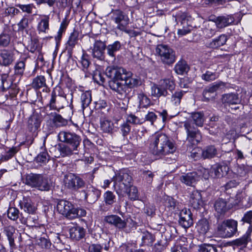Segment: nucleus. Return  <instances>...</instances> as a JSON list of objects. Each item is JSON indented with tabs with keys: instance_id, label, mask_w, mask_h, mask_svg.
I'll return each instance as SVG.
<instances>
[{
	"instance_id": "nucleus-10",
	"label": "nucleus",
	"mask_w": 252,
	"mask_h": 252,
	"mask_svg": "<svg viewBox=\"0 0 252 252\" xmlns=\"http://www.w3.org/2000/svg\"><path fill=\"white\" fill-rule=\"evenodd\" d=\"M64 183L65 186L67 188L74 190L83 188L85 185L81 178L72 173L67 174L65 176Z\"/></svg>"
},
{
	"instance_id": "nucleus-43",
	"label": "nucleus",
	"mask_w": 252,
	"mask_h": 252,
	"mask_svg": "<svg viewBox=\"0 0 252 252\" xmlns=\"http://www.w3.org/2000/svg\"><path fill=\"white\" fill-rule=\"evenodd\" d=\"M36 188L41 190H49L50 188V184L48 181V178L41 175Z\"/></svg>"
},
{
	"instance_id": "nucleus-57",
	"label": "nucleus",
	"mask_w": 252,
	"mask_h": 252,
	"mask_svg": "<svg viewBox=\"0 0 252 252\" xmlns=\"http://www.w3.org/2000/svg\"><path fill=\"white\" fill-rule=\"evenodd\" d=\"M25 68V63L24 61L17 62L14 65L15 73L22 75Z\"/></svg>"
},
{
	"instance_id": "nucleus-62",
	"label": "nucleus",
	"mask_w": 252,
	"mask_h": 252,
	"mask_svg": "<svg viewBox=\"0 0 252 252\" xmlns=\"http://www.w3.org/2000/svg\"><path fill=\"white\" fill-rule=\"evenodd\" d=\"M49 156L47 152L45 151L40 152L36 157V160L38 162L46 163L49 160Z\"/></svg>"
},
{
	"instance_id": "nucleus-45",
	"label": "nucleus",
	"mask_w": 252,
	"mask_h": 252,
	"mask_svg": "<svg viewBox=\"0 0 252 252\" xmlns=\"http://www.w3.org/2000/svg\"><path fill=\"white\" fill-rule=\"evenodd\" d=\"M174 69L178 74H183L188 72L189 69L188 65L185 61H179L175 65Z\"/></svg>"
},
{
	"instance_id": "nucleus-33",
	"label": "nucleus",
	"mask_w": 252,
	"mask_h": 252,
	"mask_svg": "<svg viewBox=\"0 0 252 252\" xmlns=\"http://www.w3.org/2000/svg\"><path fill=\"white\" fill-rule=\"evenodd\" d=\"M217 155V150L214 146L206 147L202 152V157L203 158H212Z\"/></svg>"
},
{
	"instance_id": "nucleus-49",
	"label": "nucleus",
	"mask_w": 252,
	"mask_h": 252,
	"mask_svg": "<svg viewBox=\"0 0 252 252\" xmlns=\"http://www.w3.org/2000/svg\"><path fill=\"white\" fill-rule=\"evenodd\" d=\"M104 201L107 205H112L116 201V196L111 191H107L103 194Z\"/></svg>"
},
{
	"instance_id": "nucleus-63",
	"label": "nucleus",
	"mask_w": 252,
	"mask_h": 252,
	"mask_svg": "<svg viewBox=\"0 0 252 252\" xmlns=\"http://www.w3.org/2000/svg\"><path fill=\"white\" fill-rule=\"evenodd\" d=\"M200 252H217L215 246L212 245H203L200 247Z\"/></svg>"
},
{
	"instance_id": "nucleus-58",
	"label": "nucleus",
	"mask_w": 252,
	"mask_h": 252,
	"mask_svg": "<svg viewBox=\"0 0 252 252\" xmlns=\"http://www.w3.org/2000/svg\"><path fill=\"white\" fill-rule=\"evenodd\" d=\"M19 211L15 207L9 208L7 211V216L11 220H16L19 217Z\"/></svg>"
},
{
	"instance_id": "nucleus-61",
	"label": "nucleus",
	"mask_w": 252,
	"mask_h": 252,
	"mask_svg": "<svg viewBox=\"0 0 252 252\" xmlns=\"http://www.w3.org/2000/svg\"><path fill=\"white\" fill-rule=\"evenodd\" d=\"M10 41L9 35L6 33L0 34V46L6 47L8 45Z\"/></svg>"
},
{
	"instance_id": "nucleus-4",
	"label": "nucleus",
	"mask_w": 252,
	"mask_h": 252,
	"mask_svg": "<svg viewBox=\"0 0 252 252\" xmlns=\"http://www.w3.org/2000/svg\"><path fill=\"white\" fill-rule=\"evenodd\" d=\"M175 84L172 77L161 79L158 84H154L151 87L152 95L156 97H165L168 94L167 90L172 91Z\"/></svg>"
},
{
	"instance_id": "nucleus-3",
	"label": "nucleus",
	"mask_w": 252,
	"mask_h": 252,
	"mask_svg": "<svg viewBox=\"0 0 252 252\" xmlns=\"http://www.w3.org/2000/svg\"><path fill=\"white\" fill-rule=\"evenodd\" d=\"M114 187L118 194L127 192L128 187L131 185L132 178L125 170H121L113 178Z\"/></svg>"
},
{
	"instance_id": "nucleus-37",
	"label": "nucleus",
	"mask_w": 252,
	"mask_h": 252,
	"mask_svg": "<svg viewBox=\"0 0 252 252\" xmlns=\"http://www.w3.org/2000/svg\"><path fill=\"white\" fill-rule=\"evenodd\" d=\"M71 203L70 202L67 200H60L57 205L58 211L64 217L68 208L69 206L71 207Z\"/></svg>"
},
{
	"instance_id": "nucleus-35",
	"label": "nucleus",
	"mask_w": 252,
	"mask_h": 252,
	"mask_svg": "<svg viewBox=\"0 0 252 252\" xmlns=\"http://www.w3.org/2000/svg\"><path fill=\"white\" fill-rule=\"evenodd\" d=\"M227 40L225 34H221L217 38L214 39L210 43V46L212 48H217L224 45Z\"/></svg>"
},
{
	"instance_id": "nucleus-48",
	"label": "nucleus",
	"mask_w": 252,
	"mask_h": 252,
	"mask_svg": "<svg viewBox=\"0 0 252 252\" xmlns=\"http://www.w3.org/2000/svg\"><path fill=\"white\" fill-rule=\"evenodd\" d=\"M219 76V74L218 73L207 70L205 73L202 74L201 78L205 81L211 82L217 79Z\"/></svg>"
},
{
	"instance_id": "nucleus-52",
	"label": "nucleus",
	"mask_w": 252,
	"mask_h": 252,
	"mask_svg": "<svg viewBox=\"0 0 252 252\" xmlns=\"http://www.w3.org/2000/svg\"><path fill=\"white\" fill-rule=\"evenodd\" d=\"M132 76V74L131 72L129 76H126V77L124 80L125 84L130 88L137 86L140 83V80L138 79L133 78Z\"/></svg>"
},
{
	"instance_id": "nucleus-23",
	"label": "nucleus",
	"mask_w": 252,
	"mask_h": 252,
	"mask_svg": "<svg viewBox=\"0 0 252 252\" xmlns=\"http://www.w3.org/2000/svg\"><path fill=\"white\" fill-rule=\"evenodd\" d=\"M70 237L75 240H79L82 239L86 234V230L82 227L75 225L69 229Z\"/></svg>"
},
{
	"instance_id": "nucleus-30",
	"label": "nucleus",
	"mask_w": 252,
	"mask_h": 252,
	"mask_svg": "<svg viewBox=\"0 0 252 252\" xmlns=\"http://www.w3.org/2000/svg\"><path fill=\"white\" fill-rule=\"evenodd\" d=\"M15 232V228L13 226L8 225L3 227V233L7 236L11 248H13L15 246L14 237Z\"/></svg>"
},
{
	"instance_id": "nucleus-24",
	"label": "nucleus",
	"mask_w": 252,
	"mask_h": 252,
	"mask_svg": "<svg viewBox=\"0 0 252 252\" xmlns=\"http://www.w3.org/2000/svg\"><path fill=\"white\" fill-rule=\"evenodd\" d=\"M106 48L104 42L96 40L94 43L93 56L94 58L101 60L103 58L104 51Z\"/></svg>"
},
{
	"instance_id": "nucleus-28",
	"label": "nucleus",
	"mask_w": 252,
	"mask_h": 252,
	"mask_svg": "<svg viewBox=\"0 0 252 252\" xmlns=\"http://www.w3.org/2000/svg\"><path fill=\"white\" fill-rule=\"evenodd\" d=\"M221 100L223 103L228 104H237L241 100L238 97V95L234 93H230L224 94L222 95Z\"/></svg>"
},
{
	"instance_id": "nucleus-19",
	"label": "nucleus",
	"mask_w": 252,
	"mask_h": 252,
	"mask_svg": "<svg viewBox=\"0 0 252 252\" xmlns=\"http://www.w3.org/2000/svg\"><path fill=\"white\" fill-rule=\"evenodd\" d=\"M49 21L50 17L49 15H41L37 25V31L39 34H46L49 31Z\"/></svg>"
},
{
	"instance_id": "nucleus-53",
	"label": "nucleus",
	"mask_w": 252,
	"mask_h": 252,
	"mask_svg": "<svg viewBox=\"0 0 252 252\" xmlns=\"http://www.w3.org/2000/svg\"><path fill=\"white\" fill-rule=\"evenodd\" d=\"M21 208L29 214H33L35 210L30 200H25L21 204Z\"/></svg>"
},
{
	"instance_id": "nucleus-27",
	"label": "nucleus",
	"mask_w": 252,
	"mask_h": 252,
	"mask_svg": "<svg viewBox=\"0 0 252 252\" xmlns=\"http://www.w3.org/2000/svg\"><path fill=\"white\" fill-rule=\"evenodd\" d=\"M58 149L63 157L70 156L73 154H78V149H73L72 146L63 144L58 145Z\"/></svg>"
},
{
	"instance_id": "nucleus-34",
	"label": "nucleus",
	"mask_w": 252,
	"mask_h": 252,
	"mask_svg": "<svg viewBox=\"0 0 252 252\" xmlns=\"http://www.w3.org/2000/svg\"><path fill=\"white\" fill-rule=\"evenodd\" d=\"M32 87L35 90L46 87L45 77L42 75L36 76L32 80Z\"/></svg>"
},
{
	"instance_id": "nucleus-17",
	"label": "nucleus",
	"mask_w": 252,
	"mask_h": 252,
	"mask_svg": "<svg viewBox=\"0 0 252 252\" xmlns=\"http://www.w3.org/2000/svg\"><path fill=\"white\" fill-rule=\"evenodd\" d=\"M1 65L8 67L12 64L15 60L13 52L7 49H3L0 51Z\"/></svg>"
},
{
	"instance_id": "nucleus-8",
	"label": "nucleus",
	"mask_w": 252,
	"mask_h": 252,
	"mask_svg": "<svg viewBox=\"0 0 252 252\" xmlns=\"http://www.w3.org/2000/svg\"><path fill=\"white\" fill-rule=\"evenodd\" d=\"M184 126L187 134V140L192 146H196L201 139V135L197 128L189 121L184 123Z\"/></svg>"
},
{
	"instance_id": "nucleus-64",
	"label": "nucleus",
	"mask_w": 252,
	"mask_h": 252,
	"mask_svg": "<svg viewBox=\"0 0 252 252\" xmlns=\"http://www.w3.org/2000/svg\"><path fill=\"white\" fill-rule=\"evenodd\" d=\"M241 221L243 222L249 223L250 226H252V210L246 212L243 217L241 219Z\"/></svg>"
},
{
	"instance_id": "nucleus-21",
	"label": "nucleus",
	"mask_w": 252,
	"mask_h": 252,
	"mask_svg": "<svg viewBox=\"0 0 252 252\" xmlns=\"http://www.w3.org/2000/svg\"><path fill=\"white\" fill-rule=\"evenodd\" d=\"M199 177L195 172L184 174L180 177L181 182L189 186H192L198 180Z\"/></svg>"
},
{
	"instance_id": "nucleus-29",
	"label": "nucleus",
	"mask_w": 252,
	"mask_h": 252,
	"mask_svg": "<svg viewBox=\"0 0 252 252\" xmlns=\"http://www.w3.org/2000/svg\"><path fill=\"white\" fill-rule=\"evenodd\" d=\"M252 232V226H249L246 233L240 238L236 239L233 243L234 245L237 246H245L251 240V236Z\"/></svg>"
},
{
	"instance_id": "nucleus-42",
	"label": "nucleus",
	"mask_w": 252,
	"mask_h": 252,
	"mask_svg": "<svg viewBox=\"0 0 252 252\" xmlns=\"http://www.w3.org/2000/svg\"><path fill=\"white\" fill-rule=\"evenodd\" d=\"M217 27L212 22L209 23L203 30L204 34L208 38L213 36L217 32Z\"/></svg>"
},
{
	"instance_id": "nucleus-7",
	"label": "nucleus",
	"mask_w": 252,
	"mask_h": 252,
	"mask_svg": "<svg viewBox=\"0 0 252 252\" xmlns=\"http://www.w3.org/2000/svg\"><path fill=\"white\" fill-rule=\"evenodd\" d=\"M58 137L59 141L72 146L73 149H78L82 141L80 136L69 131H61L59 133Z\"/></svg>"
},
{
	"instance_id": "nucleus-11",
	"label": "nucleus",
	"mask_w": 252,
	"mask_h": 252,
	"mask_svg": "<svg viewBox=\"0 0 252 252\" xmlns=\"http://www.w3.org/2000/svg\"><path fill=\"white\" fill-rule=\"evenodd\" d=\"M56 89H54L51 94V98L48 105L51 110H58L63 107V104L65 101V97L58 95L56 93Z\"/></svg>"
},
{
	"instance_id": "nucleus-40",
	"label": "nucleus",
	"mask_w": 252,
	"mask_h": 252,
	"mask_svg": "<svg viewBox=\"0 0 252 252\" xmlns=\"http://www.w3.org/2000/svg\"><path fill=\"white\" fill-rule=\"evenodd\" d=\"M121 47V44L118 41H115L113 44L108 45L106 47L108 55L115 59V53L119 51Z\"/></svg>"
},
{
	"instance_id": "nucleus-2",
	"label": "nucleus",
	"mask_w": 252,
	"mask_h": 252,
	"mask_svg": "<svg viewBox=\"0 0 252 252\" xmlns=\"http://www.w3.org/2000/svg\"><path fill=\"white\" fill-rule=\"evenodd\" d=\"M105 73L107 77L111 79L109 82L110 88L121 95L126 94V86L120 81H124L126 76H129L131 72L126 71L124 68L113 65L107 67Z\"/></svg>"
},
{
	"instance_id": "nucleus-60",
	"label": "nucleus",
	"mask_w": 252,
	"mask_h": 252,
	"mask_svg": "<svg viewBox=\"0 0 252 252\" xmlns=\"http://www.w3.org/2000/svg\"><path fill=\"white\" fill-rule=\"evenodd\" d=\"M142 172V175L144 180L149 183L150 184L153 181V179L154 176V174L150 171L149 170H141Z\"/></svg>"
},
{
	"instance_id": "nucleus-41",
	"label": "nucleus",
	"mask_w": 252,
	"mask_h": 252,
	"mask_svg": "<svg viewBox=\"0 0 252 252\" xmlns=\"http://www.w3.org/2000/svg\"><path fill=\"white\" fill-rule=\"evenodd\" d=\"M82 69L85 72L91 73L89 70V65L90 62L89 61V56L86 54H83L79 61Z\"/></svg>"
},
{
	"instance_id": "nucleus-47",
	"label": "nucleus",
	"mask_w": 252,
	"mask_h": 252,
	"mask_svg": "<svg viewBox=\"0 0 252 252\" xmlns=\"http://www.w3.org/2000/svg\"><path fill=\"white\" fill-rule=\"evenodd\" d=\"M124 193H125V192ZM126 193H127L129 199L131 200H136L139 198L138 189L136 187L132 185L128 187L127 192H126Z\"/></svg>"
},
{
	"instance_id": "nucleus-51",
	"label": "nucleus",
	"mask_w": 252,
	"mask_h": 252,
	"mask_svg": "<svg viewBox=\"0 0 252 252\" xmlns=\"http://www.w3.org/2000/svg\"><path fill=\"white\" fill-rule=\"evenodd\" d=\"M139 105L141 107H147L151 103L150 99L144 94L141 93L138 94Z\"/></svg>"
},
{
	"instance_id": "nucleus-20",
	"label": "nucleus",
	"mask_w": 252,
	"mask_h": 252,
	"mask_svg": "<svg viewBox=\"0 0 252 252\" xmlns=\"http://www.w3.org/2000/svg\"><path fill=\"white\" fill-rule=\"evenodd\" d=\"M85 198L90 203L95 202L100 196L101 191L93 187L88 188L86 191Z\"/></svg>"
},
{
	"instance_id": "nucleus-32",
	"label": "nucleus",
	"mask_w": 252,
	"mask_h": 252,
	"mask_svg": "<svg viewBox=\"0 0 252 252\" xmlns=\"http://www.w3.org/2000/svg\"><path fill=\"white\" fill-rule=\"evenodd\" d=\"M41 175L35 174H30L26 176L25 183L32 187L36 188Z\"/></svg>"
},
{
	"instance_id": "nucleus-54",
	"label": "nucleus",
	"mask_w": 252,
	"mask_h": 252,
	"mask_svg": "<svg viewBox=\"0 0 252 252\" xmlns=\"http://www.w3.org/2000/svg\"><path fill=\"white\" fill-rule=\"evenodd\" d=\"M196 146H192L191 145L188 147V150L190 152V156L195 159H197L202 155V150L200 148L195 147Z\"/></svg>"
},
{
	"instance_id": "nucleus-6",
	"label": "nucleus",
	"mask_w": 252,
	"mask_h": 252,
	"mask_svg": "<svg viewBox=\"0 0 252 252\" xmlns=\"http://www.w3.org/2000/svg\"><path fill=\"white\" fill-rule=\"evenodd\" d=\"M238 222L233 219L224 220L218 226V230L223 237L229 238L237 232Z\"/></svg>"
},
{
	"instance_id": "nucleus-39",
	"label": "nucleus",
	"mask_w": 252,
	"mask_h": 252,
	"mask_svg": "<svg viewBox=\"0 0 252 252\" xmlns=\"http://www.w3.org/2000/svg\"><path fill=\"white\" fill-rule=\"evenodd\" d=\"M215 208L218 213H224L228 210L226 201L222 199H219L215 204Z\"/></svg>"
},
{
	"instance_id": "nucleus-36",
	"label": "nucleus",
	"mask_w": 252,
	"mask_h": 252,
	"mask_svg": "<svg viewBox=\"0 0 252 252\" xmlns=\"http://www.w3.org/2000/svg\"><path fill=\"white\" fill-rule=\"evenodd\" d=\"M155 240V236L147 231L142 232V245L152 246Z\"/></svg>"
},
{
	"instance_id": "nucleus-46",
	"label": "nucleus",
	"mask_w": 252,
	"mask_h": 252,
	"mask_svg": "<svg viewBox=\"0 0 252 252\" xmlns=\"http://www.w3.org/2000/svg\"><path fill=\"white\" fill-rule=\"evenodd\" d=\"M114 127L113 123L109 120H105L101 122L100 127L104 132H112Z\"/></svg>"
},
{
	"instance_id": "nucleus-14",
	"label": "nucleus",
	"mask_w": 252,
	"mask_h": 252,
	"mask_svg": "<svg viewBox=\"0 0 252 252\" xmlns=\"http://www.w3.org/2000/svg\"><path fill=\"white\" fill-rule=\"evenodd\" d=\"M213 21L217 28L222 29L232 25L235 19L232 15H226L218 16Z\"/></svg>"
},
{
	"instance_id": "nucleus-56",
	"label": "nucleus",
	"mask_w": 252,
	"mask_h": 252,
	"mask_svg": "<svg viewBox=\"0 0 252 252\" xmlns=\"http://www.w3.org/2000/svg\"><path fill=\"white\" fill-rule=\"evenodd\" d=\"M17 152L16 148L9 149L4 155H2L0 159L1 161H5L11 158Z\"/></svg>"
},
{
	"instance_id": "nucleus-9",
	"label": "nucleus",
	"mask_w": 252,
	"mask_h": 252,
	"mask_svg": "<svg viewBox=\"0 0 252 252\" xmlns=\"http://www.w3.org/2000/svg\"><path fill=\"white\" fill-rule=\"evenodd\" d=\"M110 15L111 20L117 25V28L120 31L125 30L129 21L128 16L119 9L112 10Z\"/></svg>"
},
{
	"instance_id": "nucleus-44",
	"label": "nucleus",
	"mask_w": 252,
	"mask_h": 252,
	"mask_svg": "<svg viewBox=\"0 0 252 252\" xmlns=\"http://www.w3.org/2000/svg\"><path fill=\"white\" fill-rule=\"evenodd\" d=\"M191 119L194 123L198 126H202L204 121V114L202 112L191 113Z\"/></svg>"
},
{
	"instance_id": "nucleus-22",
	"label": "nucleus",
	"mask_w": 252,
	"mask_h": 252,
	"mask_svg": "<svg viewBox=\"0 0 252 252\" xmlns=\"http://www.w3.org/2000/svg\"><path fill=\"white\" fill-rule=\"evenodd\" d=\"M226 84L222 81H219L212 84L206 88L203 93L204 97L209 100L210 99V93H214L220 89L224 88Z\"/></svg>"
},
{
	"instance_id": "nucleus-1",
	"label": "nucleus",
	"mask_w": 252,
	"mask_h": 252,
	"mask_svg": "<svg viewBox=\"0 0 252 252\" xmlns=\"http://www.w3.org/2000/svg\"><path fill=\"white\" fill-rule=\"evenodd\" d=\"M149 150L153 155L161 158L173 153L176 150V147L166 134L156 133L150 138Z\"/></svg>"
},
{
	"instance_id": "nucleus-16",
	"label": "nucleus",
	"mask_w": 252,
	"mask_h": 252,
	"mask_svg": "<svg viewBox=\"0 0 252 252\" xmlns=\"http://www.w3.org/2000/svg\"><path fill=\"white\" fill-rule=\"evenodd\" d=\"M42 121L41 117L37 112H33L29 117L27 126L28 129L32 132H35L40 127Z\"/></svg>"
},
{
	"instance_id": "nucleus-12",
	"label": "nucleus",
	"mask_w": 252,
	"mask_h": 252,
	"mask_svg": "<svg viewBox=\"0 0 252 252\" xmlns=\"http://www.w3.org/2000/svg\"><path fill=\"white\" fill-rule=\"evenodd\" d=\"M228 170L229 167L226 165L215 164L210 168L211 178H221L227 175Z\"/></svg>"
},
{
	"instance_id": "nucleus-5",
	"label": "nucleus",
	"mask_w": 252,
	"mask_h": 252,
	"mask_svg": "<svg viewBox=\"0 0 252 252\" xmlns=\"http://www.w3.org/2000/svg\"><path fill=\"white\" fill-rule=\"evenodd\" d=\"M156 54L160 57L161 62L164 64H171L175 62V52L167 45H158L156 48Z\"/></svg>"
},
{
	"instance_id": "nucleus-59",
	"label": "nucleus",
	"mask_w": 252,
	"mask_h": 252,
	"mask_svg": "<svg viewBox=\"0 0 252 252\" xmlns=\"http://www.w3.org/2000/svg\"><path fill=\"white\" fill-rule=\"evenodd\" d=\"M144 122V119H140L133 114H130L126 118V122L132 124H141Z\"/></svg>"
},
{
	"instance_id": "nucleus-25",
	"label": "nucleus",
	"mask_w": 252,
	"mask_h": 252,
	"mask_svg": "<svg viewBox=\"0 0 252 252\" xmlns=\"http://www.w3.org/2000/svg\"><path fill=\"white\" fill-rule=\"evenodd\" d=\"M189 202L192 207L195 209L202 206L203 202L200 192L197 190L192 191L190 194Z\"/></svg>"
},
{
	"instance_id": "nucleus-18",
	"label": "nucleus",
	"mask_w": 252,
	"mask_h": 252,
	"mask_svg": "<svg viewBox=\"0 0 252 252\" xmlns=\"http://www.w3.org/2000/svg\"><path fill=\"white\" fill-rule=\"evenodd\" d=\"M87 214L86 211L83 208H76L71 203V207L68 208L64 217L68 219L73 220L78 218L83 217Z\"/></svg>"
},
{
	"instance_id": "nucleus-55",
	"label": "nucleus",
	"mask_w": 252,
	"mask_h": 252,
	"mask_svg": "<svg viewBox=\"0 0 252 252\" xmlns=\"http://www.w3.org/2000/svg\"><path fill=\"white\" fill-rule=\"evenodd\" d=\"M163 204L166 208H168L170 210H172L175 208L176 202L172 197L167 196L164 199Z\"/></svg>"
},
{
	"instance_id": "nucleus-31",
	"label": "nucleus",
	"mask_w": 252,
	"mask_h": 252,
	"mask_svg": "<svg viewBox=\"0 0 252 252\" xmlns=\"http://www.w3.org/2000/svg\"><path fill=\"white\" fill-rule=\"evenodd\" d=\"M196 228L200 234H205L210 228V225L208 221L205 219L200 220L197 223Z\"/></svg>"
},
{
	"instance_id": "nucleus-50",
	"label": "nucleus",
	"mask_w": 252,
	"mask_h": 252,
	"mask_svg": "<svg viewBox=\"0 0 252 252\" xmlns=\"http://www.w3.org/2000/svg\"><path fill=\"white\" fill-rule=\"evenodd\" d=\"M185 92L182 91L175 92L171 96V102L174 105H179Z\"/></svg>"
},
{
	"instance_id": "nucleus-26",
	"label": "nucleus",
	"mask_w": 252,
	"mask_h": 252,
	"mask_svg": "<svg viewBox=\"0 0 252 252\" xmlns=\"http://www.w3.org/2000/svg\"><path fill=\"white\" fill-rule=\"evenodd\" d=\"M79 32L74 31L71 33L66 44V48L69 54H71L75 46L77 44L78 40Z\"/></svg>"
},
{
	"instance_id": "nucleus-38",
	"label": "nucleus",
	"mask_w": 252,
	"mask_h": 252,
	"mask_svg": "<svg viewBox=\"0 0 252 252\" xmlns=\"http://www.w3.org/2000/svg\"><path fill=\"white\" fill-rule=\"evenodd\" d=\"M81 102L82 108L84 110L88 107L92 101V94L90 92L86 91L82 94L81 95Z\"/></svg>"
},
{
	"instance_id": "nucleus-13",
	"label": "nucleus",
	"mask_w": 252,
	"mask_h": 252,
	"mask_svg": "<svg viewBox=\"0 0 252 252\" xmlns=\"http://www.w3.org/2000/svg\"><path fill=\"white\" fill-rule=\"evenodd\" d=\"M104 220L110 225H113L119 229L126 227L127 223L116 215H110L105 217Z\"/></svg>"
},
{
	"instance_id": "nucleus-15",
	"label": "nucleus",
	"mask_w": 252,
	"mask_h": 252,
	"mask_svg": "<svg viewBox=\"0 0 252 252\" xmlns=\"http://www.w3.org/2000/svg\"><path fill=\"white\" fill-rule=\"evenodd\" d=\"M179 222L185 228H189L193 224L192 214L189 210L185 209L181 211Z\"/></svg>"
}]
</instances>
